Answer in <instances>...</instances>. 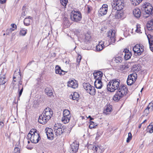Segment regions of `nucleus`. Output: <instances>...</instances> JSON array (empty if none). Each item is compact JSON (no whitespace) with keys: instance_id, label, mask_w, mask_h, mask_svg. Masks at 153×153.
<instances>
[{"instance_id":"nucleus-4","label":"nucleus","mask_w":153,"mask_h":153,"mask_svg":"<svg viewBox=\"0 0 153 153\" xmlns=\"http://www.w3.org/2000/svg\"><path fill=\"white\" fill-rule=\"evenodd\" d=\"M107 38L108 44H105V46L110 45H114L116 41V31L114 29H111L107 32Z\"/></svg>"},{"instance_id":"nucleus-56","label":"nucleus","mask_w":153,"mask_h":153,"mask_svg":"<svg viewBox=\"0 0 153 153\" xmlns=\"http://www.w3.org/2000/svg\"><path fill=\"white\" fill-rule=\"evenodd\" d=\"M91 10L90 9V8L89 7H88V13H90L91 12Z\"/></svg>"},{"instance_id":"nucleus-12","label":"nucleus","mask_w":153,"mask_h":153,"mask_svg":"<svg viewBox=\"0 0 153 153\" xmlns=\"http://www.w3.org/2000/svg\"><path fill=\"white\" fill-rule=\"evenodd\" d=\"M42 114L50 120L52 116L53 111L50 108H47L43 111Z\"/></svg>"},{"instance_id":"nucleus-32","label":"nucleus","mask_w":153,"mask_h":153,"mask_svg":"<svg viewBox=\"0 0 153 153\" xmlns=\"http://www.w3.org/2000/svg\"><path fill=\"white\" fill-rule=\"evenodd\" d=\"M147 132L149 133H153V122L151 123L148 126L146 129Z\"/></svg>"},{"instance_id":"nucleus-6","label":"nucleus","mask_w":153,"mask_h":153,"mask_svg":"<svg viewBox=\"0 0 153 153\" xmlns=\"http://www.w3.org/2000/svg\"><path fill=\"white\" fill-rule=\"evenodd\" d=\"M70 17L71 21L78 22L81 20L82 15L80 11L73 10L70 13Z\"/></svg>"},{"instance_id":"nucleus-33","label":"nucleus","mask_w":153,"mask_h":153,"mask_svg":"<svg viewBox=\"0 0 153 153\" xmlns=\"http://www.w3.org/2000/svg\"><path fill=\"white\" fill-rule=\"evenodd\" d=\"M31 17L29 16L28 18H25L24 20V25L27 26L30 25Z\"/></svg>"},{"instance_id":"nucleus-25","label":"nucleus","mask_w":153,"mask_h":153,"mask_svg":"<svg viewBox=\"0 0 153 153\" xmlns=\"http://www.w3.org/2000/svg\"><path fill=\"white\" fill-rule=\"evenodd\" d=\"M123 51L125 53L124 59L126 60H128L130 59L132 55L131 53L127 49H125Z\"/></svg>"},{"instance_id":"nucleus-34","label":"nucleus","mask_w":153,"mask_h":153,"mask_svg":"<svg viewBox=\"0 0 153 153\" xmlns=\"http://www.w3.org/2000/svg\"><path fill=\"white\" fill-rule=\"evenodd\" d=\"M71 117L63 116L62 118V121L65 124L68 123L70 120Z\"/></svg>"},{"instance_id":"nucleus-54","label":"nucleus","mask_w":153,"mask_h":153,"mask_svg":"<svg viewBox=\"0 0 153 153\" xmlns=\"http://www.w3.org/2000/svg\"><path fill=\"white\" fill-rule=\"evenodd\" d=\"M4 126V123L3 122L1 121L0 122V127L1 128L3 127Z\"/></svg>"},{"instance_id":"nucleus-55","label":"nucleus","mask_w":153,"mask_h":153,"mask_svg":"<svg viewBox=\"0 0 153 153\" xmlns=\"http://www.w3.org/2000/svg\"><path fill=\"white\" fill-rule=\"evenodd\" d=\"M137 68V66H136L135 65H134L133 66V67H132V70L134 71L135 70H136V69H134V68Z\"/></svg>"},{"instance_id":"nucleus-36","label":"nucleus","mask_w":153,"mask_h":153,"mask_svg":"<svg viewBox=\"0 0 153 153\" xmlns=\"http://www.w3.org/2000/svg\"><path fill=\"white\" fill-rule=\"evenodd\" d=\"M63 115L64 116L71 117L70 111L68 109H65L63 111Z\"/></svg>"},{"instance_id":"nucleus-23","label":"nucleus","mask_w":153,"mask_h":153,"mask_svg":"<svg viewBox=\"0 0 153 153\" xmlns=\"http://www.w3.org/2000/svg\"><path fill=\"white\" fill-rule=\"evenodd\" d=\"M55 73L61 76L64 75L65 74V72L61 69V67L59 65H57L55 68Z\"/></svg>"},{"instance_id":"nucleus-1","label":"nucleus","mask_w":153,"mask_h":153,"mask_svg":"<svg viewBox=\"0 0 153 153\" xmlns=\"http://www.w3.org/2000/svg\"><path fill=\"white\" fill-rule=\"evenodd\" d=\"M22 83V81L21 75L20 74V71L18 73L15 72L14 74L13 78V80L12 83L13 89H18V92L19 97V98L21 96L23 90V86L22 85V88L20 90V86H21Z\"/></svg>"},{"instance_id":"nucleus-11","label":"nucleus","mask_w":153,"mask_h":153,"mask_svg":"<svg viewBox=\"0 0 153 153\" xmlns=\"http://www.w3.org/2000/svg\"><path fill=\"white\" fill-rule=\"evenodd\" d=\"M84 87L87 92L91 95H95L96 93L94 87L88 83H86L84 85Z\"/></svg>"},{"instance_id":"nucleus-61","label":"nucleus","mask_w":153,"mask_h":153,"mask_svg":"<svg viewBox=\"0 0 153 153\" xmlns=\"http://www.w3.org/2000/svg\"><path fill=\"white\" fill-rule=\"evenodd\" d=\"M84 118V117H82V119H83Z\"/></svg>"},{"instance_id":"nucleus-47","label":"nucleus","mask_w":153,"mask_h":153,"mask_svg":"<svg viewBox=\"0 0 153 153\" xmlns=\"http://www.w3.org/2000/svg\"><path fill=\"white\" fill-rule=\"evenodd\" d=\"M147 106L150 108V111H153V100L149 103Z\"/></svg>"},{"instance_id":"nucleus-26","label":"nucleus","mask_w":153,"mask_h":153,"mask_svg":"<svg viewBox=\"0 0 153 153\" xmlns=\"http://www.w3.org/2000/svg\"><path fill=\"white\" fill-rule=\"evenodd\" d=\"M115 18L117 19H123L124 18V13L122 11H117L115 15Z\"/></svg>"},{"instance_id":"nucleus-29","label":"nucleus","mask_w":153,"mask_h":153,"mask_svg":"<svg viewBox=\"0 0 153 153\" xmlns=\"http://www.w3.org/2000/svg\"><path fill=\"white\" fill-rule=\"evenodd\" d=\"M94 85L95 87L98 89H100L102 88V84L101 80H96L94 82Z\"/></svg>"},{"instance_id":"nucleus-8","label":"nucleus","mask_w":153,"mask_h":153,"mask_svg":"<svg viewBox=\"0 0 153 153\" xmlns=\"http://www.w3.org/2000/svg\"><path fill=\"white\" fill-rule=\"evenodd\" d=\"M137 77V75L136 73L134 72L129 75L127 80V85H131L133 84L136 81Z\"/></svg>"},{"instance_id":"nucleus-40","label":"nucleus","mask_w":153,"mask_h":153,"mask_svg":"<svg viewBox=\"0 0 153 153\" xmlns=\"http://www.w3.org/2000/svg\"><path fill=\"white\" fill-rule=\"evenodd\" d=\"M143 0H132V4L134 6L139 4Z\"/></svg>"},{"instance_id":"nucleus-58","label":"nucleus","mask_w":153,"mask_h":153,"mask_svg":"<svg viewBox=\"0 0 153 153\" xmlns=\"http://www.w3.org/2000/svg\"><path fill=\"white\" fill-rule=\"evenodd\" d=\"M142 124L141 123L139 125V126L138 127L139 128H141Z\"/></svg>"},{"instance_id":"nucleus-5","label":"nucleus","mask_w":153,"mask_h":153,"mask_svg":"<svg viewBox=\"0 0 153 153\" xmlns=\"http://www.w3.org/2000/svg\"><path fill=\"white\" fill-rule=\"evenodd\" d=\"M120 84V80L118 79H114L110 81L107 85L108 91L113 92L118 88Z\"/></svg>"},{"instance_id":"nucleus-7","label":"nucleus","mask_w":153,"mask_h":153,"mask_svg":"<svg viewBox=\"0 0 153 153\" xmlns=\"http://www.w3.org/2000/svg\"><path fill=\"white\" fill-rule=\"evenodd\" d=\"M112 6L114 9L117 11H120L124 7L123 0H113Z\"/></svg>"},{"instance_id":"nucleus-43","label":"nucleus","mask_w":153,"mask_h":153,"mask_svg":"<svg viewBox=\"0 0 153 153\" xmlns=\"http://www.w3.org/2000/svg\"><path fill=\"white\" fill-rule=\"evenodd\" d=\"M5 78L0 76V85H2L5 84L6 82L5 81Z\"/></svg>"},{"instance_id":"nucleus-45","label":"nucleus","mask_w":153,"mask_h":153,"mask_svg":"<svg viewBox=\"0 0 153 153\" xmlns=\"http://www.w3.org/2000/svg\"><path fill=\"white\" fill-rule=\"evenodd\" d=\"M68 0H60L61 4L64 6L65 7L68 2Z\"/></svg>"},{"instance_id":"nucleus-44","label":"nucleus","mask_w":153,"mask_h":153,"mask_svg":"<svg viewBox=\"0 0 153 153\" xmlns=\"http://www.w3.org/2000/svg\"><path fill=\"white\" fill-rule=\"evenodd\" d=\"M132 138V135L131 132H129L128 133V137L127 138L126 142L129 143L130 141L131 140Z\"/></svg>"},{"instance_id":"nucleus-48","label":"nucleus","mask_w":153,"mask_h":153,"mask_svg":"<svg viewBox=\"0 0 153 153\" xmlns=\"http://www.w3.org/2000/svg\"><path fill=\"white\" fill-rule=\"evenodd\" d=\"M81 56L80 55H78L76 59V62L78 63V64H77V65H78L79 66V63L81 62Z\"/></svg>"},{"instance_id":"nucleus-27","label":"nucleus","mask_w":153,"mask_h":153,"mask_svg":"<svg viewBox=\"0 0 153 153\" xmlns=\"http://www.w3.org/2000/svg\"><path fill=\"white\" fill-rule=\"evenodd\" d=\"M133 13L135 17L137 18H139L141 16V12L140 9L136 8L133 11Z\"/></svg>"},{"instance_id":"nucleus-19","label":"nucleus","mask_w":153,"mask_h":153,"mask_svg":"<svg viewBox=\"0 0 153 153\" xmlns=\"http://www.w3.org/2000/svg\"><path fill=\"white\" fill-rule=\"evenodd\" d=\"M46 116H44L42 114L40 115L38 119V121L41 124H45L49 120V119L46 117Z\"/></svg>"},{"instance_id":"nucleus-46","label":"nucleus","mask_w":153,"mask_h":153,"mask_svg":"<svg viewBox=\"0 0 153 153\" xmlns=\"http://www.w3.org/2000/svg\"><path fill=\"white\" fill-rule=\"evenodd\" d=\"M28 144L26 146V148L28 149H31L33 148V146L31 143H30L29 141H28Z\"/></svg>"},{"instance_id":"nucleus-31","label":"nucleus","mask_w":153,"mask_h":153,"mask_svg":"<svg viewBox=\"0 0 153 153\" xmlns=\"http://www.w3.org/2000/svg\"><path fill=\"white\" fill-rule=\"evenodd\" d=\"M79 95L78 93L75 92L70 95V97L73 100H78L79 99Z\"/></svg>"},{"instance_id":"nucleus-17","label":"nucleus","mask_w":153,"mask_h":153,"mask_svg":"<svg viewBox=\"0 0 153 153\" xmlns=\"http://www.w3.org/2000/svg\"><path fill=\"white\" fill-rule=\"evenodd\" d=\"M78 85V83L75 79H70L68 82V86L73 88L75 89L77 88Z\"/></svg>"},{"instance_id":"nucleus-57","label":"nucleus","mask_w":153,"mask_h":153,"mask_svg":"<svg viewBox=\"0 0 153 153\" xmlns=\"http://www.w3.org/2000/svg\"><path fill=\"white\" fill-rule=\"evenodd\" d=\"M88 118H89L90 119V120H93V119H94V118H92L91 117V116H88Z\"/></svg>"},{"instance_id":"nucleus-21","label":"nucleus","mask_w":153,"mask_h":153,"mask_svg":"<svg viewBox=\"0 0 153 153\" xmlns=\"http://www.w3.org/2000/svg\"><path fill=\"white\" fill-rule=\"evenodd\" d=\"M62 23L63 27L64 28H66L69 27L71 24L68 19L66 17H64L63 19Z\"/></svg>"},{"instance_id":"nucleus-15","label":"nucleus","mask_w":153,"mask_h":153,"mask_svg":"<svg viewBox=\"0 0 153 153\" xmlns=\"http://www.w3.org/2000/svg\"><path fill=\"white\" fill-rule=\"evenodd\" d=\"M108 6L107 4H103L99 11V13L101 16H103L106 14L108 11Z\"/></svg>"},{"instance_id":"nucleus-62","label":"nucleus","mask_w":153,"mask_h":153,"mask_svg":"<svg viewBox=\"0 0 153 153\" xmlns=\"http://www.w3.org/2000/svg\"><path fill=\"white\" fill-rule=\"evenodd\" d=\"M20 0H18V1H19Z\"/></svg>"},{"instance_id":"nucleus-22","label":"nucleus","mask_w":153,"mask_h":153,"mask_svg":"<svg viewBox=\"0 0 153 153\" xmlns=\"http://www.w3.org/2000/svg\"><path fill=\"white\" fill-rule=\"evenodd\" d=\"M103 75V73L100 71H97L94 73V76L95 80H101Z\"/></svg>"},{"instance_id":"nucleus-37","label":"nucleus","mask_w":153,"mask_h":153,"mask_svg":"<svg viewBox=\"0 0 153 153\" xmlns=\"http://www.w3.org/2000/svg\"><path fill=\"white\" fill-rule=\"evenodd\" d=\"M90 125L89 127L90 129L95 128V127L97 126V124L92 121H90Z\"/></svg>"},{"instance_id":"nucleus-20","label":"nucleus","mask_w":153,"mask_h":153,"mask_svg":"<svg viewBox=\"0 0 153 153\" xmlns=\"http://www.w3.org/2000/svg\"><path fill=\"white\" fill-rule=\"evenodd\" d=\"M147 37L148 39L149 48L150 50L153 52V35L151 36L148 34L147 36Z\"/></svg>"},{"instance_id":"nucleus-35","label":"nucleus","mask_w":153,"mask_h":153,"mask_svg":"<svg viewBox=\"0 0 153 153\" xmlns=\"http://www.w3.org/2000/svg\"><path fill=\"white\" fill-rule=\"evenodd\" d=\"M11 27L10 29H8L7 30H8L9 32L11 33L12 31L16 30L17 29V26L14 24H12L11 25Z\"/></svg>"},{"instance_id":"nucleus-38","label":"nucleus","mask_w":153,"mask_h":153,"mask_svg":"<svg viewBox=\"0 0 153 153\" xmlns=\"http://www.w3.org/2000/svg\"><path fill=\"white\" fill-rule=\"evenodd\" d=\"M150 108L147 106L144 111V114L146 116H147L150 114V112L152 111H150Z\"/></svg>"},{"instance_id":"nucleus-53","label":"nucleus","mask_w":153,"mask_h":153,"mask_svg":"<svg viewBox=\"0 0 153 153\" xmlns=\"http://www.w3.org/2000/svg\"><path fill=\"white\" fill-rule=\"evenodd\" d=\"M7 0H0V4H3L6 3Z\"/></svg>"},{"instance_id":"nucleus-49","label":"nucleus","mask_w":153,"mask_h":153,"mask_svg":"<svg viewBox=\"0 0 153 153\" xmlns=\"http://www.w3.org/2000/svg\"><path fill=\"white\" fill-rule=\"evenodd\" d=\"M129 68V66L128 65L125 64L122 66L120 68L122 70H126Z\"/></svg>"},{"instance_id":"nucleus-60","label":"nucleus","mask_w":153,"mask_h":153,"mask_svg":"<svg viewBox=\"0 0 153 153\" xmlns=\"http://www.w3.org/2000/svg\"><path fill=\"white\" fill-rule=\"evenodd\" d=\"M5 35V33H4L3 34V35L4 36Z\"/></svg>"},{"instance_id":"nucleus-13","label":"nucleus","mask_w":153,"mask_h":153,"mask_svg":"<svg viewBox=\"0 0 153 153\" xmlns=\"http://www.w3.org/2000/svg\"><path fill=\"white\" fill-rule=\"evenodd\" d=\"M143 6L146 13L148 14H151L153 10L152 5L149 3H146Z\"/></svg>"},{"instance_id":"nucleus-39","label":"nucleus","mask_w":153,"mask_h":153,"mask_svg":"<svg viewBox=\"0 0 153 153\" xmlns=\"http://www.w3.org/2000/svg\"><path fill=\"white\" fill-rule=\"evenodd\" d=\"M122 58L120 56H118L115 57L114 61L116 63H120L122 61Z\"/></svg>"},{"instance_id":"nucleus-51","label":"nucleus","mask_w":153,"mask_h":153,"mask_svg":"<svg viewBox=\"0 0 153 153\" xmlns=\"http://www.w3.org/2000/svg\"><path fill=\"white\" fill-rule=\"evenodd\" d=\"M85 39L86 41H88L91 39V37L89 34L85 35Z\"/></svg>"},{"instance_id":"nucleus-42","label":"nucleus","mask_w":153,"mask_h":153,"mask_svg":"<svg viewBox=\"0 0 153 153\" xmlns=\"http://www.w3.org/2000/svg\"><path fill=\"white\" fill-rule=\"evenodd\" d=\"M27 30L25 29H22L20 31V34L23 36H25L27 33Z\"/></svg>"},{"instance_id":"nucleus-50","label":"nucleus","mask_w":153,"mask_h":153,"mask_svg":"<svg viewBox=\"0 0 153 153\" xmlns=\"http://www.w3.org/2000/svg\"><path fill=\"white\" fill-rule=\"evenodd\" d=\"M12 153H20V149L18 147L15 148Z\"/></svg>"},{"instance_id":"nucleus-18","label":"nucleus","mask_w":153,"mask_h":153,"mask_svg":"<svg viewBox=\"0 0 153 153\" xmlns=\"http://www.w3.org/2000/svg\"><path fill=\"white\" fill-rule=\"evenodd\" d=\"M112 105L109 104L105 106L103 111L104 114L106 115L110 114L113 110Z\"/></svg>"},{"instance_id":"nucleus-41","label":"nucleus","mask_w":153,"mask_h":153,"mask_svg":"<svg viewBox=\"0 0 153 153\" xmlns=\"http://www.w3.org/2000/svg\"><path fill=\"white\" fill-rule=\"evenodd\" d=\"M135 31L137 33H142L141 30L140 25L139 24H137L136 25V29Z\"/></svg>"},{"instance_id":"nucleus-2","label":"nucleus","mask_w":153,"mask_h":153,"mask_svg":"<svg viewBox=\"0 0 153 153\" xmlns=\"http://www.w3.org/2000/svg\"><path fill=\"white\" fill-rule=\"evenodd\" d=\"M128 92V89L126 85H120L113 97V100L115 101H118L125 96Z\"/></svg>"},{"instance_id":"nucleus-10","label":"nucleus","mask_w":153,"mask_h":153,"mask_svg":"<svg viewBox=\"0 0 153 153\" xmlns=\"http://www.w3.org/2000/svg\"><path fill=\"white\" fill-rule=\"evenodd\" d=\"M133 50L135 54L140 55L144 51V46L142 44H137L133 47Z\"/></svg>"},{"instance_id":"nucleus-9","label":"nucleus","mask_w":153,"mask_h":153,"mask_svg":"<svg viewBox=\"0 0 153 153\" xmlns=\"http://www.w3.org/2000/svg\"><path fill=\"white\" fill-rule=\"evenodd\" d=\"M53 129L56 136L61 135L64 132V129L60 123H55L53 127Z\"/></svg>"},{"instance_id":"nucleus-3","label":"nucleus","mask_w":153,"mask_h":153,"mask_svg":"<svg viewBox=\"0 0 153 153\" xmlns=\"http://www.w3.org/2000/svg\"><path fill=\"white\" fill-rule=\"evenodd\" d=\"M27 138L32 143H36L41 139L39 132L35 129H32L27 135Z\"/></svg>"},{"instance_id":"nucleus-14","label":"nucleus","mask_w":153,"mask_h":153,"mask_svg":"<svg viewBox=\"0 0 153 153\" xmlns=\"http://www.w3.org/2000/svg\"><path fill=\"white\" fill-rule=\"evenodd\" d=\"M79 144L76 141H74L71 145L70 152L71 153H76L79 149Z\"/></svg>"},{"instance_id":"nucleus-28","label":"nucleus","mask_w":153,"mask_h":153,"mask_svg":"<svg viewBox=\"0 0 153 153\" xmlns=\"http://www.w3.org/2000/svg\"><path fill=\"white\" fill-rule=\"evenodd\" d=\"M146 27L148 30L153 31V19L149 21L147 24Z\"/></svg>"},{"instance_id":"nucleus-59","label":"nucleus","mask_w":153,"mask_h":153,"mask_svg":"<svg viewBox=\"0 0 153 153\" xmlns=\"http://www.w3.org/2000/svg\"><path fill=\"white\" fill-rule=\"evenodd\" d=\"M146 121H147V120H145L143 121V122L142 123V124H143V123H144L146 122Z\"/></svg>"},{"instance_id":"nucleus-30","label":"nucleus","mask_w":153,"mask_h":153,"mask_svg":"<svg viewBox=\"0 0 153 153\" xmlns=\"http://www.w3.org/2000/svg\"><path fill=\"white\" fill-rule=\"evenodd\" d=\"M45 92L48 96L51 97L53 95V91L50 87H47L45 89Z\"/></svg>"},{"instance_id":"nucleus-24","label":"nucleus","mask_w":153,"mask_h":153,"mask_svg":"<svg viewBox=\"0 0 153 153\" xmlns=\"http://www.w3.org/2000/svg\"><path fill=\"white\" fill-rule=\"evenodd\" d=\"M105 42L101 41H100L98 45H96V50L98 51H100L102 50L104 48L105 46Z\"/></svg>"},{"instance_id":"nucleus-52","label":"nucleus","mask_w":153,"mask_h":153,"mask_svg":"<svg viewBox=\"0 0 153 153\" xmlns=\"http://www.w3.org/2000/svg\"><path fill=\"white\" fill-rule=\"evenodd\" d=\"M98 149V147L95 146H94L92 148V150L97 152Z\"/></svg>"},{"instance_id":"nucleus-16","label":"nucleus","mask_w":153,"mask_h":153,"mask_svg":"<svg viewBox=\"0 0 153 153\" xmlns=\"http://www.w3.org/2000/svg\"><path fill=\"white\" fill-rule=\"evenodd\" d=\"M45 131H46L48 138L50 140H53L54 136L53 129L50 128H46L45 129Z\"/></svg>"}]
</instances>
